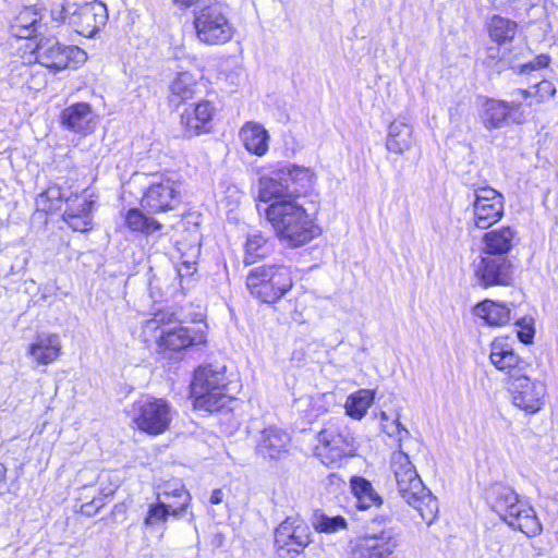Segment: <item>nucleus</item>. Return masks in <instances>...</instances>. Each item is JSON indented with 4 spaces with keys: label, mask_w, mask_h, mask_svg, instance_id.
<instances>
[{
    "label": "nucleus",
    "mask_w": 558,
    "mask_h": 558,
    "mask_svg": "<svg viewBox=\"0 0 558 558\" xmlns=\"http://www.w3.org/2000/svg\"><path fill=\"white\" fill-rule=\"evenodd\" d=\"M390 468L401 498L417 510L425 523L432 524L437 518L438 501L426 489L415 466L403 449L392 452Z\"/></svg>",
    "instance_id": "f257e3e1"
},
{
    "label": "nucleus",
    "mask_w": 558,
    "mask_h": 558,
    "mask_svg": "<svg viewBox=\"0 0 558 558\" xmlns=\"http://www.w3.org/2000/svg\"><path fill=\"white\" fill-rule=\"evenodd\" d=\"M492 509L498 513L511 529L518 530L527 537L542 533V524L532 506L520 499L519 495L509 486L495 484L488 494Z\"/></svg>",
    "instance_id": "f03ea898"
},
{
    "label": "nucleus",
    "mask_w": 558,
    "mask_h": 558,
    "mask_svg": "<svg viewBox=\"0 0 558 558\" xmlns=\"http://www.w3.org/2000/svg\"><path fill=\"white\" fill-rule=\"evenodd\" d=\"M225 372L213 365L198 367L191 384V396L194 407L209 412L218 411L227 405L230 397L227 392Z\"/></svg>",
    "instance_id": "7ed1b4c3"
},
{
    "label": "nucleus",
    "mask_w": 558,
    "mask_h": 558,
    "mask_svg": "<svg viewBox=\"0 0 558 558\" xmlns=\"http://www.w3.org/2000/svg\"><path fill=\"white\" fill-rule=\"evenodd\" d=\"M293 281L290 268L283 265H262L254 267L246 276V287L257 300L272 304L279 301L291 288Z\"/></svg>",
    "instance_id": "20e7f679"
},
{
    "label": "nucleus",
    "mask_w": 558,
    "mask_h": 558,
    "mask_svg": "<svg viewBox=\"0 0 558 558\" xmlns=\"http://www.w3.org/2000/svg\"><path fill=\"white\" fill-rule=\"evenodd\" d=\"M173 315L165 312L154 314V317L147 319L143 326L145 337L155 338L160 349L169 351H181L190 345L205 342L203 333L183 327L181 325L169 327Z\"/></svg>",
    "instance_id": "39448f33"
},
{
    "label": "nucleus",
    "mask_w": 558,
    "mask_h": 558,
    "mask_svg": "<svg viewBox=\"0 0 558 558\" xmlns=\"http://www.w3.org/2000/svg\"><path fill=\"white\" fill-rule=\"evenodd\" d=\"M197 39L205 45H223L234 35V27L219 3H211L194 12Z\"/></svg>",
    "instance_id": "423d86ee"
},
{
    "label": "nucleus",
    "mask_w": 558,
    "mask_h": 558,
    "mask_svg": "<svg viewBox=\"0 0 558 558\" xmlns=\"http://www.w3.org/2000/svg\"><path fill=\"white\" fill-rule=\"evenodd\" d=\"M315 454L328 466L339 465L343 458L353 456V438L338 421H329L317 435Z\"/></svg>",
    "instance_id": "0eeeda50"
},
{
    "label": "nucleus",
    "mask_w": 558,
    "mask_h": 558,
    "mask_svg": "<svg viewBox=\"0 0 558 558\" xmlns=\"http://www.w3.org/2000/svg\"><path fill=\"white\" fill-rule=\"evenodd\" d=\"M130 413L136 427L149 435L165 433L172 420V409L169 402L150 396L133 402Z\"/></svg>",
    "instance_id": "6e6552de"
},
{
    "label": "nucleus",
    "mask_w": 558,
    "mask_h": 558,
    "mask_svg": "<svg viewBox=\"0 0 558 558\" xmlns=\"http://www.w3.org/2000/svg\"><path fill=\"white\" fill-rule=\"evenodd\" d=\"M399 546L393 529L367 532L350 541L348 558H392Z\"/></svg>",
    "instance_id": "1a4fd4ad"
},
{
    "label": "nucleus",
    "mask_w": 558,
    "mask_h": 558,
    "mask_svg": "<svg viewBox=\"0 0 558 558\" xmlns=\"http://www.w3.org/2000/svg\"><path fill=\"white\" fill-rule=\"evenodd\" d=\"M36 59L38 63L59 72L72 65L86 60L84 50L75 46L61 45L56 38H40L35 48Z\"/></svg>",
    "instance_id": "9d476101"
},
{
    "label": "nucleus",
    "mask_w": 558,
    "mask_h": 558,
    "mask_svg": "<svg viewBox=\"0 0 558 558\" xmlns=\"http://www.w3.org/2000/svg\"><path fill=\"white\" fill-rule=\"evenodd\" d=\"M513 99L510 101L487 99L483 107V124L486 129H500L510 119L513 123L521 124L525 117L520 111L522 99H527L531 93L527 89H515L511 94Z\"/></svg>",
    "instance_id": "9b49d317"
},
{
    "label": "nucleus",
    "mask_w": 558,
    "mask_h": 558,
    "mask_svg": "<svg viewBox=\"0 0 558 558\" xmlns=\"http://www.w3.org/2000/svg\"><path fill=\"white\" fill-rule=\"evenodd\" d=\"M473 222L478 229H488L498 222L505 211L504 196L490 186L474 190Z\"/></svg>",
    "instance_id": "f8f14e48"
},
{
    "label": "nucleus",
    "mask_w": 558,
    "mask_h": 558,
    "mask_svg": "<svg viewBox=\"0 0 558 558\" xmlns=\"http://www.w3.org/2000/svg\"><path fill=\"white\" fill-rule=\"evenodd\" d=\"M509 391L513 404L529 414L543 408L546 387L542 381L531 380L525 373L510 381Z\"/></svg>",
    "instance_id": "ddd939ff"
},
{
    "label": "nucleus",
    "mask_w": 558,
    "mask_h": 558,
    "mask_svg": "<svg viewBox=\"0 0 558 558\" xmlns=\"http://www.w3.org/2000/svg\"><path fill=\"white\" fill-rule=\"evenodd\" d=\"M107 21V7L98 0L84 3L73 12H69V23L75 28L76 33L85 37H93L106 25Z\"/></svg>",
    "instance_id": "4468645a"
},
{
    "label": "nucleus",
    "mask_w": 558,
    "mask_h": 558,
    "mask_svg": "<svg viewBox=\"0 0 558 558\" xmlns=\"http://www.w3.org/2000/svg\"><path fill=\"white\" fill-rule=\"evenodd\" d=\"M141 204L150 214L173 210L180 204L179 185L170 179L151 183L144 193Z\"/></svg>",
    "instance_id": "2eb2a0df"
},
{
    "label": "nucleus",
    "mask_w": 558,
    "mask_h": 558,
    "mask_svg": "<svg viewBox=\"0 0 558 558\" xmlns=\"http://www.w3.org/2000/svg\"><path fill=\"white\" fill-rule=\"evenodd\" d=\"M475 277L481 286H508L512 280V264L507 256L483 254L475 264Z\"/></svg>",
    "instance_id": "dca6fc26"
},
{
    "label": "nucleus",
    "mask_w": 558,
    "mask_h": 558,
    "mask_svg": "<svg viewBox=\"0 0 558 558\" xmlns=\"http://www.w3.org/2000/svg\"><path fill=\"white\" fill-rule=\"evenodd\" d=\"M310 526L300 518H287L275 532V544L288 553L300 554L310 543Z\"/></svg>",
    "instance_id": "f3484780"
},
{
    "label": "nucleus",
    "mask_w": 558,
    "mask_h": 558,
    "mask_svg": "<svg viewBox=\"0 0 558 558\" xmlns=\"http://www.w3.org/2000/svg\"><path fill=\"white\" fill-rule=\"evenodd\" d=\"M290 436L281 428L269 426L263 429L255 441V453L266 461L284 459L289 452Z\"/></svg>",
    "instance_id": "a211bd4d"
},
{
    "label": "nucleus",
    "mask_w": 558,
    "mask_h": 558,
    "mask_svg": "<svg viewBox=\"0 0 558 558\" xmlns=\"http://www.w3.org/2000/svg\"><path fill=\"white\" fill-rule=\"evenodd\" d=\"M489 359L497 369L509 375L510 381L524 374L529 366L505 339H495L492 342Z\"/></svg>",
    "instance_id": "6ab92c4d"
},
{
    "label": "nucleus",
    "mask_w": 558,
    "mask_h": 558,
    "mask_svg": "<svg viewBox=\"0 0 558 558\" xmlns=\"http://www.w3.org/2000/svg\"><path fill=\"white\" fill-rule=\"evenodd\" d=\"M302 206L295 201H277L266 208V218L276 233L283 240L291 231L290 223L302 219Z\"/></svg>",
    "instance_id": "aec40b11"
},
{
    "label": "nucleus",
    "mask_w": 558,
    "mask_h": 558,
    "mask_svg": "<svg viewBox=\"0 0 558 558\" xmlns=\"http://www.w3.org/2000/svg\"><path fill=\"white\" fill-rule=\"evenodd\" d=\"M279 177L286 182L292 198L312 191L317 179L313 169L296 165L280 168Z\"/></svg>",
    "instance_id": "412c9836"
},
{
    "label": "nucleus",
    "mask_w": 558,
    "mask_h": 558,
    "mask_svg": "<svg viewBox=\"0 0 558 558\" xmlns=\"http://www.w3.org/2000/svg\"><path fill=\"white\" fill-rule=\"evenodd\" d=\"M215 108L207 101L198 102L193 109H186L181 116V124L189 137L208 133L211 129Z\"/></svg>",
    "instance_id": "4be33fe9"
},
{
    "label": "nucleus",
    "mask_w": 558,
    "mask_h": 558,
    "mask_svg": "<svg viewBox=\"0 0 558 558\" xmlns=\"http://www.w3.org/2000/svg\"><path fill=\"white\" fill-rule=\"evenodd\" d=\"M61 350L59 335L41 332L36 335L34 341L28 345L27 355L38 365H49L60 356Z\"/></svg>",
    "instance_id": "5701e85b"
},
{
    "label": "nucleus",
    "mask_w": 558,
    "mask_h": 558,
    "mask_svg": "<svg viewBox=\"0 0 558 558\" xmlns=\"http://www.w3.org/2000/svg\"><path fill=\"white\" fill-rule=\"evenodd\" d=\"M517 232L511 227H500L483 236V254L507 256L513 246Z\"/></svg>",
    "instance_id": "b1692460"
},
{
    "label": "nucleus",
    "mask_w": 558,
    "mask_h": 558,
    "mask_svg": "<svg viewBox=\"0 0 558 558\" xmlns=\"http://www.w3.org/2000/svg\"><path fill=\"white\" fill-rule=\"evenodd\" d=\"M41 13L36 7H25L13 17L10 29L16 38H31L41 27Z\"/></svg>",
    "instance_id": "393cba45"
},
{
    "label": "nucleus",
    "mask_w": 558,
    "mask_h": 558,
    "mask_svg": "<svg viewBox=\"0 0 558 558\" xmlns=\"http://www.w3.org/2000/svg\"><path fill=\"white\" fill-rule=\"evenodd\" d=\"M62 124L74 132H89L94 113L86 102H77L65 108L61 113Z\"/></svg>",
    "instance_id": "a878e982"
},
{
    "label": "nucleus",
    "mask_w": 558,
    "mask_h": 558,
    "mask_svg": "<svg viewBox=\"0 0 558 558\" xmlns=\"http://www.w3.org/2000/svg\"><path fill=\"white\" fill-rule=\"evenodd\" d=\"M240 138L250 153L264 156L268 150L269 134L259 123L247 122L240 130Z\"/></svg>",
    "instance_id": "bb28decb"
},
{
    "label": "nucleus",
    "mask_w": 558,
    "mask_h": 558,
    "mask_svg": "<svg viewBox=\"0 0 558 558\" xmlns=\"http://www.w3.org/2000/svg\"><path fill=\"white\" fill-rule=\"evenodd\" d=\"M169 101L179 106L193 99L198 92V84L195 75L189 71L179 72L170 83Z\"/></svg>",
    "instance_id": "cd10ccee"
},
{
    "label": "nucleus",
    "mask_w": 558,
    "mask_h": 558,
    "mask_svg": "<svg viewBox=\"0 0 558 558\" xmlns=\"http://www.w3.org/2000/svg\"><path fill=\"white\" fill-rule=\"evenodd\" d=\"M413 130L405 121L396 120L390 123L386 147L389 151L401 155L413 145Z\"/></svg>",
    "instance_id": "c85d7f7f"
},
{
    "label": "nucleus",
    "mask_w": 558,
    "mask_h": 558,
    "mask_svg": "<svg viewBox=\"0 0 558 558\" xmlns=\"http://www.w3.org/2000/svg\"><path fill=\"white\" fill-rule=\"evenodd\" d=\"M258 199L268 203L272 199L277 201H293L289 187L286 182L279 177V170L271 177H262L258 180Z\"/></svg>",
    "instance_id": "c756f323"
},
{
    "label": "nucleus",
    "mask_w": 558,
    "mask_h": 558,
    "mask_svg": "<svg viewBox=\"0 0 558 558\" xmlns=\"http://www.w3.org/2000/svg\"><path fill=\"white\" fill-rule=\"evenodd\" d=\"M300 222L294 219L290 223L291 231L289 230V233H287L283 239L289 245L294 247L304 245L319 233V229L314 225L312 219H310L303 207Z\"/></svg>",
    "instance_id": "7c9ffc66"
},
{
    "label": "nucleus",
    "mask_w": 558,
    "mask_h": 558,
    "mask_svg": "<svg viewBox=\"0 0 558 558\" xmlns=\"http://www.w3.org/2000/svg\"><path fill=\"white\" fill-rule=\"evenodd\" d=\"M350 484L352 493L356 498V507L360 510L379 507L383 504V498L366 478L354 476L351 478Z\"/></svg>",
    "instance_id": "2f4dec72"
},
{
    "label": "nucleus",
    "mask_w": 558,
    "mask_h": 558,
    "mask_svg": "<svg viewBox=\"0 0 558 558\" xmlns=\"http://www.w3.org/2000/svg\"><path fill=\"white\" fill-rule=\"evenodd\" d=\"M474 313L490 326H501L510 320V310L506 305L490 300L477 304L474 307Z\"/></svg>",
    "instance_id": "473e14b6"
},
{
    "label": "nucleus",
    "mask_w": 558,
    "mask_h": 558,
    "mask_svg": "<svg viewBox=\"0 0 558 558\" xmlns=\"http://www.w3.org/2000/svg\"><path fill=\"white\" fill-rule=\"evenodd\" d=\"M166 500L173 504L172 515L181 517L186 510L191 496L181 483H168L161 493H158L157 500Z\"/></svg>",
    "instance_id": "72a5a7b5"
},
{
    "label": "nucleus",
    "mask_w": 558,
    "mask_h": 558,
    "mask_svg": "<svg viewBox=\"0 0 558 558\" xmlns=\"http://www.w3.org/2000/svg\"><path fill=\"white\" fill-rule=\"evenodd\" d=\"M375 392L369 389H360L351 395L345 402V412L349 416L361 420L373 404Z\"/></svg>",
    "instance_id": "f704fd0d"
},
{
    "label": "nucleus",
    "mask_w": 558,
    "mask_h": 558,
    "mask_svg": "<svg viewBox=\"0 0 558 558\" xmlns=\"http://www.w3.org/2000/svg\"><path fill=\"white\" fill-rule=\"evenodd\" d=\"M488 33L490 38L498 43L510 41L517 33V24L508 19L494 15L488 24Z\"/></svg>",
    "instance_id": "c9c22d12"
},
{
    "label": "nucleus",
    "mask_w": 558,
    "mask_h": 558,
    "mask_svg": "<svg viewBox=\"0 0 558 558\" xmlns=\"http://www.w3.org/2000/svg\"><path fill=\"white\" fill-rule=\"evenodd\" d=\"M172 509L173 504L166 500H157V502L150 504L143 521L144 526L155 529L160 524H165L169 515H172Z\"/></svg>",
    "instance_id": "e433bc0d"
},
{
    "label": "nucleus",
    "mask_w": 558,
    "mask_h": 558,
    "mask_svg": "<svg viewBox=\"0 0 558 558\" xmlns=\"http://www.w3.org/2000/svg\"><path fill=\"white\" fill-rule=\"evenodd\" d=\"M125 223L132 231L150 234L161 229V223L154 218L146 217L138 209H130L125 216Z\"/></svg>",
    "instance_id": "4c0bfd02"
},
{
    "label": "nucleus",
    "mask_w": 558,
    "mask_h": 558,
    "mask_svg": "<svg viewBox=\"0 0 558 558\" xmlns=\"http://www.w3.org/2000/svg\"><path fill=\"white\" fill-rule=\"evenodd\" d=\"M66 197L59 185H51L37 196L36 205L43 211H54L61 208Z\"/></svg>",
    "instance_id": "58836bf2"
},
{
    "label": "nucleus",
    "mask_w": 558,
    "mask_h": 558,
    "mask_svg": "<svg viewBox=\"0 0 558 558\" xmlns=\"http://www.w3.org/2000/svg\"><path fill=\"white\" fill-rule=\"evenodd\" d=\"M335 404L336 395L333 392H318L308 398L306 412L310 417L316 418L327 413Z\"/></svg>",
    "instance_id": "ea45409f"
},
{
    "label": "nucleus",
    "mask_w": 558,
    "mask_h": 558,
    "mask_svg": "<svg viewBox=\"0 0 558 558\" xmlns=\"http://www.w3.org/2000/svg\"><path fill=\"white\" fill-rule=\"evenodd\" d=\"M313 526L320 533H336L340 530H345L348 523L341 515L328 517L325 513L315 514Z\"/></svg>",
    "instance_id": "a19ab883"
},
{
    "label": "nucleus",
    "mask_w": 558,
    "mask_h": 558,
    "mask_svg": "<svg viewBox=\"0 0 558 558\" xmlns=\"http://www.w3.org/2000/svg\"><path fill=\"white\" fill-rule=\"evenodd\" d=\"M381 428L390 437H395L398 441L399 449H403L402 442L410 438V432L400 423L399 417L389 421L385 412L380 414Z\"/></svg>",
    "instance_id": "79ce46f5"
},
{
    "label": "nucleus",
    "mask_w": 558,
    "mask_h": 558,
    "mask_svg": "<svg viewBox=\"0 0 558 558\" xmlns=\"http://www.w3.org/2000/svg\"><path fill=\"white\" fill-rule=\"evenodd\" d=\"M81 216L73 215L72 210H64L62 215L63 221L73 231L86 232L93 228L92 215H84V207L78 208Z\"/></svg>",
    "instance_id": "37998d69"
},
{
    "label": "nucleus",
    "mask_w": 558,
    "mask_h": 558,
    "mask_svg": "<svg viewBox=\"0 0 558 558\" xmlns=\"http://www.w3.org/2000/svg\"><path fill=\"white\" fill-rule=\"evenodd\" d=\"M266 241L259 234L251 235L245 244V263L252 264L256 257L265 254L264 245Z\"/></svg>",
    "instance_id": "c03bdc74"
},
{
    "label": "nucleus",
    "mask_w": 558,
    "mask_h": 558,
    "mask_svg": "<svg viewBox=\"0 0 558 558\" xmlns=\"http://www.w3.org/2000/svg\"><path fill=\"white\" fill-rule=\"evenodd\" d=\"M199 254V248L196 245L190 246V255L189 258H184V256L179 257V264H178V275L180 277H187L192 276L194 271L196 270V259Z\"/></svg>",
    "instance_id": "a18cd8bd"
},
{
    "label": "nucleus",
    "mask_w": 558,
    "mask_h": 558,
    "mask_svg": "<svg viewBox=\"0 0 558 558\" xmlns=\"http://www.w3.org/2000/svg\"><path fill=\"white\" fill-rule=\"evenodd\" d=\"M66 208L64 210H72L73 215L81 216L78 208L84 207V215H92L93 202L87 197L71 193L65 198Z\"/></svg>",
    "instance_id": "49530a36"
},
{
    "label": "nucleus",
    "mask_w": 558,
    "mask_h": 558,
    "mask_svg": "<svg viewBox=\"0 0 558 558\" xmlns=\"http://www.w3.org/2000/svg\"><path fill=\"white\" fill-rule=\"evenodd\" d=\"M517 325L520 327L518 330V338L521 342L527 344L531 343L534 337V328L531 319L522 318Z\"/></svg>",
    "instance_id": "de8ad7c7"
},
{
    "label": "nucleus",
    "mask_w": 558,
    "mask_h": 558,
    "mask_svg": "<svg viewBox=\"0 0 558 558\" xmlns=\"http://www.w3.org/2000/svg\"><path fill=\"white\" fill-rule=\"evenodd\" d=\"M119 486H120L119 477L108 474V475H106V478L102 477V480H101L100 487H99L100 495L104 497H110L116 493V490L119 488Z\"/></svg>",
    "instance_id": "09e8293b"
},
{
    "label": "nucleus",
    "mask_w": 558,
    "mask_h": 558,
    "mask_svg": "<svg viewBox=\"0 0 558 558\" xmlns=\"http://www.w3.org/2000/svg\"><path fill=\"white\" fill-rule=\"evenodd\" d=\"M104 501L101 499H94L92 502L82 505V511L84 513L90 514L92 511H97L101 507H104Z\"/></svg>",
    "instance_id": "8fccbe9b"
},
{
    "label": "nucleus",
    "mask_w": 558,
    "mask_h": 558,
    "mask_svg": "<svg viewBox=\"0 0 558 558\" xmlns=\"http://www.w3.org/2000/svg\"><path fill=\"white\" fill-rule=\"evenodd\" d=\"M548 63H549V58L547 56L542 54V56L537 57L536 64L530 63V64H526L525 68L535 70L537 68H545L548 65Z\"/></svg>",
    "instance_id": "3c124183"
},
{
    "label": "nucleus",
    "mask_w": 558,
    "mask_h": 558,
    "mask_svg": "<svg viewBox=\"0 0 558 558\" xmlns=\"http://www.w3.org/2000/svg\"><path fill=\"white\" fill-rule=\"evenodd\" d=\"M223 494L221 489H214L210 496V502L213 505H218L222 501Z\"/></svg>",
    "instance_id": "603ef678"
},
{
    "label": "nucleus",
    "mask_w": 558,
    "mask_h": 558,
    "mask_svg": "<svg viewBox=\"0 0 558 558\" xmlns=\"http://www.w3.org/2000/svg\"><path fill=\"white\" fill-rule=\"evenodd\" d=\"M201 0H173V2L181 8H190L196 3H198Z\"/></svg>",
    "instance_id": "864d4df0"
},
{
    "label": "nucleus",
    "mask_w": 558,
    "mask_h": 558,
    "mask_svg": "<svg viewBox=\"0 0 558 558\" xmlns=\"http://www.w3.org/2000/svg\"><path fill=\"white\" fill-rule=\"evenodd\" d=\"M537 86L541 90L550 92L551 95L555 94V89L551 88V84L549 82H542Z\"/></svg>",
    "instance_id": "5fc2aeb1"
},
{
    "label": "nucleus",
    "mask_w": 558,
    "mask_h": 558,
    "mask_svg": "<svg viewBox=\"0 0 558 558\" xmlns=\"http://www.w3.org/2000/svg\"><path fill=\"white\" fill-rule=\"evenodd\" d=\"M182 246H185V244L180 243V245L178 246V252L181 254L180 257L184 256V258H189L190 248L187 250V252H184Z\"/></svg>",
    "instance_id": "6e6d98bb"
}]
</instances>
